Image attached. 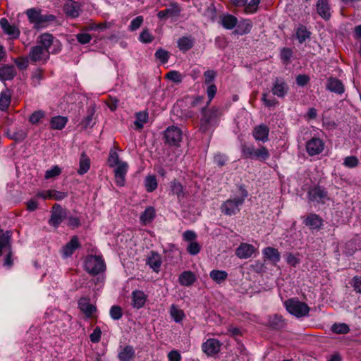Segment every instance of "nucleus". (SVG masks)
<instances>
[{
	"instance_id": "nucleus-1",
	"label": "nucleus",
	"mask_w": 361,
	"mask_h": 361,
	"mask_svg": "<svg viewBox=\"0 0 361 361\" xmlns=\"http://www.w3.org/2000/svg\"><path fill=\"white\" fill-rule=\"evenodd\" d=\"M247 195V190L243 186H240L238 192L231 195L221 204V212L227 216L236 214L240 212V207L243 204Z\"/></svg>"
},
{
	"instance_id": "nucleus-2",
	"label": "nucleus",
	"mask_w": 361,
	"mask_h": 361,
	"mask_svg": "<svg viewBox=\"0 0 361 361\" xmlns=\"http://www.w3.org/2000/svg\"><path fill=\"white\" fill-rule=\"evenodd\" d=\"M26 15L33 27L39 30L48 26L49 23L54 20L55 17L53 15H43L40 11L35 8H29L26 11Z\"/></svg>"
},
{
	"instance_id": "nucleus-3",
	"label": "nucleus",
	"mask_w": 361,
	"mask_h": 361,
	"mask_svg": "<svg viewBox=\"0 0 361 361\" xmlns=\"http://www.w3.org/2000/svg\"><path fill=\"white\" fill-rule=\"evenodd\" d=\"M37 44L47 50L49 54H56L61 51L62 45L61 42L49 32H44L37 38Z\"/></svg>"
},
{
	"instance_id": "nucleus-4",
	"label": "nucleus",
	"mask_w": 361,
	"mask_h": 361,
	"mask_svg": "<svg viewBox=\"0 0 361 361\" xmlns=\"http://www.w3.org/2000/svg\"><path fill=\"white\" fill-rule=\"evenodd\" d=\"M11 233L10 231H4L0 229V256L4 253L6 254V258L4 265L11 267L13 264L11 259Z\"/></svg>"
},
{
	"instance_id": "nucleus-5",
	"label": "nucleus",
	"mask_w": 361,
	"mask_h": 361,
	"mask_svg": "<svg viewBox=\"0 0 361 361\" xmlns=\"http://www.w3.org/2000/svg\"><path fill=\"white\" fill-rule=\"evenodd\" d=\"M287 311L296 317H302L308 314L310 307L298 299L291 298L284 302Z\"/></svg>"
},
{
	"instance_id": "nucleus-6",
	"label": "nucleus",
	"mask_w": 361,
	"mask_h": 361,
	"mask_svg": "<svg viewBox=\"0 0 361 361\" xmlns=\"http://www.w3.org/2000/svg\"><path fill=\"white\" fill-rule=\"evenodd\" d=\"M85 269L92 275H97L105 270V264L100 256L88 255L84 262Z\"/></svg>"
},
{
	"instance_id": "nucleus-7",
	"label": "nucleus",
	"mask_w": 361,
	"mask_h": 361,
	"mask_svg": "<svg viewBox=\"0 0 361 361\" xmlns=\"http://www.w3.org/2000/svg\"><path fill=\"white\" fill-rule=\"evenodd\" d=\"M242 152L245 157L264 161L269 157V152L265 147L255 148L253 145H243Z\"/></svg>"
},
{
	"instance_id": "nucleus-8",
	"label": "nucleus",
	"mask_w": 361,
	"mask_h": 361,
	"mask_svg": "<svg viewBox=\"0 0 361 361\" xmlns=\"http://www.w3.org/2000/svg\"><path fill=\"white\" fill-rule=\"evenodd\" d=\"M217 123L216 111H204L200 121V130L203 133L209 132Z\"/></svg>"
},
{
	"instance_id": "nucleus-9",
	"label": "nucleus",
	"mask_w": 361,
	"mask_h": 361,
	"mask_svg": "<svg viewBox=\"0 0 361 361\" xmlns=\"http://www.w3.org/2000/svg\"><path fill=\"white\" fill-rule=\"evenodd\" d=\"M49 56L50 54L47 50L37 44L30 49L28 57L33 63H45L49 60Z\"/></svg>"
},
{
	"instance_id": "nucleus-10",
	"label": "nucleus",
	"mask_w": 361,
	"mask_h": 361,
	"mask_svg": "<svg viewBox=\"0 0 361 361\" xmlns=\"http://www.w3.org/2000/svg\"><path fill=\"white\" fill-rule=\"evenodd\" d=\"M51 214L49 224L54 228H58L67 216L66 210L59 204H54Z\"/></svg>"
},
{
	"instance_id": "nucleus-11",
	"label": "nucleus",
	"mask_w": 361,
	"mask_h": 361,
	"mask_svg": "<svg viewBox=\"0 0 361 361\" xmlns=\"http://www.w3.org/2000/svg\"><path fill=\"white\" fill-rule=\"evenodd\" d=\"M165 138L166 142L171 145L179 146L182 141L183 132L176 126H172L166 128L165 131Z\"/></svg>"
},
{
	"instance_id": "nucleus-12",
	"label": "nucleus",
	"mask_w": 361,
	"mask_h": 361,
	"mask_svg": "<svg viewBox=\"0 0 361 361\" xmlns=\"http://www.w3.org/2000/svg\"><path fill=\"white\" fill-rule=\"evenodd\" d=\"M325 143L324 140L319 137H312L306 142V151L311 156L320 154L324 149Z\"/></svg>"
},
{
	"instance_id": "nucleus-13",
	"label": "nucleus",
	"mask_w": 361,
	"mask_h": 361,
	"mask_svg": "<svg viewBox=\"0 0 361 361\" xmlns=\"http://www.w3.org/2000/svg\"><path fill=\"white\" fill-rule=\"evenodd\" d=\"M114 176L116 184L119 186H123L126 183V175L128 171V165L125 162L121 163L119 165L115 166Z\"/></svg>"
},
{
	"instance_id": "nucleus-14",
	"label": "nucleus",
	"mask_w": 361,
	"mask_h": 361,
	"mask_svg": "<svg viewBox=\"0 0 361 361\" xmlns=\"http://www.w3.org/2000/svg\"><path fill=\"white\" fill-rule=\"evenodd\" d=\"M202 350L208 355H213L219 352L221 348L220 342L215 338L207 339L203 343L202 346Z\"/></svg>"
},
{
	"instance_id": "nucleus-15",
	"label": "nucleus",
	"mask_w": 361,
	"mask_h": 361,
	"mask_svg": "<svg viewBox=\"0 0 361 361\" xmlns=\"http://www.w3.org/2000/svg\"><path fill=\"white\" fill-rule=\"evenodd\" d=\"M256 252V248L251 244L241 243L235 250L236 256L240 259L251 257Z\"/></svg>"
},
{
	"instance_id": "nucleus-16",
	"label": "nucleus",
	"mask_w": 361,
	"mask_h": 361,
	"mask_svg": "<svg viewBox=\"0 0 361 361\" xmlns=\"http://www.w3.org/2000/svg\"><path fill=\"white\" fill-rule=\"evenodd\" d=\"M37 197L42 198L43 200H61L67 197V192L57 191L55 190H47L39 192L37 194Z\"/></svg>"
},
{
	"instance_id": "nucleus-17",
	"label": "nucleus",
	"mask_w": 361,
	"mask_h": 361,
	"mask_svg": "<svg viewBox=\"0 0 361 361\" xmlns=\"http://www.w3.org/2000/svg\"><path fill=\"white\" fill-rule=\"evenodd\" d=\"M307 197L311 202H320L326 198L327 192L321 187H314L309 190Z\"/></svg>"
},
{
	"instance_id": "nucleus-18",
	"label": "nucleus",
	"mask_w": 361,
	"mask_h": 361,
	"mask_svg": "<svg viewBox=\"0 0 361 361\" xmlns=\"http://www.w3.org/2000/svg\"><path fill=\"white\" fill-rule=\"evenodd\" d=\"M63 11L66 16L71 18H76L80 12V4L73 0H68L63 6Z\"/></svg>"
},
{
	"instance_id": "nucleus-19",
	"label": "nucleus",
	"mask_w": 361,
	"mask_h": 361,
	"mask_svg": "<svg viewBox=\"0 0 361 361\" xmlns=\"http://www.w3.org/2000/svg\"><path fill=\"white\" fill-rule=\"evenodd\" d=\"M288 90V87L287 84L283 80L276 78L271 88L273 94L283 98L286 95Z\"/></svg>"
},
{
	"instance_id": "nucleus-20",
	"label": "nucleus",
	"mask_w": 361,
	"mask_h": 361,
	"mask_svg": "<svg viewBox=\"0 0 361 361\" xmlns=\"http://www.w3.org/2000/svg\"><path fill=\"white\" fill-rule=\"evenodd\" d=\"M269 133V128L264 124H261L254 128L252 135L256 140L265 142L268 140Z\"/></svg>"
},
{
	"instance_id": "nucleus-21",
	"label": "nucleus",
	"mask_w": 361,
	"mask_h": 361,
	"mask_svg": "<svg viewBox=\"0 0 361 361\" xmlns=\"http://www.w3.org/2000/svg\"><path fill=\"white\" fill-rule=\"evenodd\" d=\"M0 26L4 32L12 38H18L20 35V31L17 27L11 25L7 19L3 18L0 20Z\"/></svg>"
},
{
	"instance_id": "nucleus-22",
	"label": "nucleus",
	"mask_w": 361,
	"mask_h": 361,
	"mask_svg": "<svg viewBox=\"0 0 361 361\" xmlns=\"http://www.w3.org/2000/svg\"><path fill=\"white\" fill-rule=\"evenodd\" d=\"M79 246L78 238L73 236L71 240L62 247L61 253L64 257H71Z\"/></svg>"
},
{
	"instance_id": "nucleus-23",
	"label": "nucleus",
	"mask_w": 361,
	"mask_h": 361,
	"mask_svg": "<svg viewBox=\"0 0 361 361\" xmlns=\"http://www.w3.org/2000/svg\"><path fill=\"white\" fill-rule=\"evenodd\" d=\"M161 263L162 261L161 255L154 252H151L150 255L146 259V264L155 272H159Z\"/></svg>"
},
{
	"instance_id": "nucleus-24",
	"label": "nucleus",
	"mask_w": 361,
	"mask_h": 361,
	"mask_svg": "<svg viewBox=\"0 0 361 361\" xmlns=\"http://www.w3.org/2000/svg\"><path fill=\"white\" fill-rule=\"evenodd\" d=\"M135 355V351L133 346L126 345L120 348L118 357L120 361H133Z\"/></svg>"
},
{
	"instance_id": "nucleus-25",
	"label": "nucleus",
	"mask_w": 361,
	"mask_h": 361,
	"mask_svg": "<svg viewBox=\"0 0 361 361\" xmlns=\"http://www.w3.org/2000/svg\"><path fill=\"white\" fill-rule=\"evenodd\" d=\"M16 75V68L12 65H4L0 68V80L1 81L12 80Z\"/></svg>"
},
{
	"instance_id": "nucleus-26",
	"label": "nucleus",
	"mask_w": 361,
	"mask_h": 361,
	"mask_svg": "<svg viewBox=\"0 0 361 361\" xmlns=\"http://www.w3.org/2000/svg\"><path fill=\"white\" fill-rule=\"evenodd\" d=\"M195 274L190 271H185L178 277V282L181 286H190L196 281Z\"/></svg>"
},
{
	"instance_id": "nucleus-27",
	"label": "nucleus",
	"mask_w": 361,
	"mask_h": 361,
	"mask_svg": "<svg viewBox=\"0 0 361 361\" xmlns=\"http://www.w3.org/2000/svg\"><path fill=\"white\" fill-rule=\"evenodd\" d=\"M133 306L140 309L144 306L147 300V295L142 290H134L132 293Z\"/></svg>"
},
{
	"instance_id": "nucleus-28",
	"label": "nucleus",
	"mask_w": 361,
	"mask_h": 361,
	"mask_svg": "<svg viewBox=\"0 0 361 361\" xmlns=\"http://www.w3.org/2000/svg\"><path fill=\"white\" fill-rule=\"evenodd\" d=\"M317 10L318 14L324 19L327 20L330 18L331 12L328 0H318Z\"/></svg>"
},
{
	"instance_id": "nucleus-29",
	"label": "nucleus",
	"mask_w": 361,
	"mask_h": 361,
	"mask_svg": "<svg viewBox=\"0 0 361 361\" xmlns=\"http://www.w3.org/2000/svg\"><path fill=\"white\" fill-rule=\"evenodd\" d=\"M262 253L264 257L273 264L278 263L281 259L279 252L274 247H267L263 250Z\"/></svg>"
},
{
	"instance_id": "nucleus-30",
	"label": "nucleus",
	"mask_w": 361,
	"mask_h": 361,
	"mask_svg": "<svg viewBox=\"0 0 361 361\" xmlns=\"http://www.w3.org/2000/svg\"><path fill=\"white\" fill-rule=\"evenodd\" d=\"M304 223L311 229H319L322 225V219L315 214H310L306 217Z\"/></svg>"
},
{
	"instance_id": "nucleus-31",
	"label": "nucleus",
	"mask_w": 361,
	"mask_h": 361,
	"mask_svg": "<svg viewBox=\"0 0 361 361\" xmlns=\"http://www.w3.org/2000/svg\"><path fill=\"white\" fill-rule=\"evenodd\" d=\"M326 88L333 92L342 94L344 92L343 83L338 79L331 78L328 80Z\"/></svg>"
},
{
	"instance_id": "nucleus-32",
	"label": "nucleus",
	"mask_w": 361,
	"mask_h": 361,
	"mask_svg": "<svg viewBox=\"0 0 361 361\" xmlns=\"http://www.w3.org/2000/svg\"><path fill=\"white\" fill-rule=\"evenodd\" d=\"M80 310L85 314L87 317L92 315L96 310L95 307L90 302V300L85 298H81L78 302Z\"/></svg>"
},
{
	"instance_id": "nucleus-33",
	"label": "nucleus",
	"mask_w": 361,
	"mask_h": 361,
	"mask_svg": "<svg viewBox=\"0 0 361 361\" xmlns=\"http://www.w3.org/2000/svg\"><path fill=\"white\" fill-rule=\"evenodd\" d=\"M155 217V209L152 207H148L141 214L140 221L142 224L147 225L152 221Z\"/></svg>"
},
{
	"instance_id": "nucleus-34",
	"label": "nucleus",
	"mask_w": 361,
	"mask_h": 361,
	"mask_svg": "<svg viewBox=\"0 0 361 361\" xmlns=\"http://www.w3.org/2000/svg\"><path fill=\"white\" fill-rule=\"evenodd\" d=\"M68 123V118L66 116H56L51 118L50 126L54 130H62Z\"/></svg>"
},
{
	"instance_id": "nucleus-35",
	"label": "nucleus",
	"mask_w": 361,
	"mask_h": 361,
	"mask_svg": "<svg viewBox=\"0 0 361 361\" xmlns=\"http://www.w3.org/2000/svg\"><path fill=\"white\" fill-rule=\"evenodd\" d=\"M221 22L224 28L231 30L237 25L238 19L233 15L226 14L221 16Z\"/></svg>"
},
{
	"instance_id": "nucleus-36",
	"label": "nucleus",
	"mask_w": 361,
	"mask_h": 361,
	"mask_svg": "<svg viewBox=\"0 0 361 361\" xmlns=\"http://www.w3.org/2000/svg\"><path fill=\"white\" fill-rule=\"evenodd\" d=\"M90 168V159L85 154V152H82L80 156V162H79V169L78 170V173L80 175H83L86 173Z\"/></svg>"
},
{
	"instance_id": "nucleus-37",
	"label": "nucleus",
	"mask_w": 361,
	"mask_h": 361,
	"mask_svg": "<svg viewBox=\"0 0 361 361\" xmlns=\"http://www.w3.org/2000/svg\"><path fill=\"white\" fill-rule=\"evenodd\" d=\"M311 32L303 25H300L296 30L295 36L299 43H303L306 39H310Z\"/></svg>"
},
{
	"instance_id": "nucleus-38",
	"label": "nucleus",
	"mask_w": 361,
	"mask_h": 361,
	"mask_svg": "<svg viewBox=\"0 0 361 361\" xmlns=\"http://www.w3.org/2000/svg\"><path fill=\"white\" fill-rule=\"evenodd\" d=\"M210 278L216 283H221L228 277V273L223 270H212L209 273Z\"/></svg>"
},
{
	"instance_id": "nucleus-39",
	"label": "nucleus",
	"mask_w": 361,
	"mask_h": 361,
	"mask_svg": "<svg viewBox=\"0 0 361 361\" xmlns=\"http://www.w3.org/2000/svg\"><path fill=\"white\" fill-rule=\"evenodd\" d=\"M169 312L171 317L176 323H180L185 317L184 312L175 305L171 306Z\"/></svg>"
},
{
	"instance_id": "nucleus-40",
	"label": "nucleus",
	"mask_w": 361,
	"mask_h": 361,
	"mask_svg": "<svg viewBox=\"0 0 361 361\" xmlns=\"http://www.w3.org/2000/svg\"><path fill=\"white\" fill-rule=\"evenodd\" d=\"M193 46V40L189 37H183L178 41V47L182 51H187Z\"/></svg>"
},
{
	"instance_id": "nucleus-41",
	"label": "nucleus",
	"mask_w": 361,
	"mask_h": 361,
	"mask_svg": "<svg viewBox=\"0 0 361 361\" xmlns=\"http://www.w3.org/2000/svg\"><path fill=\"white\" fill-rule=\"evenodd\" d=\"M148 121V113L147 111H140L136 114V120L134 122L135 126L141 129L145 123Z\"/></svg>"
},
{
	"instance_id": "nucleus-42",
	"label": "nucleus",
	"mask_w": 361,
	"mask_h": 361,
	"mask_svg": "<svg viewBox=\"0 0 361 361\" xmlns=\"http://www.w3.org/2000/svg\"><path fill=\"white\" fill-rule=\"evenodd\" d=\"M11 102V96L8 91H3L0 94V109L4 111L7 109Z\"/></svg>"
},
{
	"instance_id": "nucleus-43",
	"label": "nucleus",
	"mask_w": 361,
	"mask_h": 361,
	"mask_svg": "<svg viewBox=\"0 0 361 361\" xmlns=\"http://www.w3.org/2000/svg\"><path fill=\"white\" fill-rule=\"evenodd\" d=\"M170 188L173 194L177 195L179 200L183 197V186L180 183L177 181L171 182L170 183Z\"/></svg>"
},
{
	"instance_id": "nucleus-44",
	"label": "nucleus",
	"mask_w": 361,
	"mask_h": 361,
	"mask_svg": "<svg viewBox=\"0 0 361 361\" xmlns=\"http://www.w3.org/2000/svg\"><path fill=\"white\" fill-rule=\"evenodd\" d=\"M123 162V161H120L118 154L116 151L111 149L109 152V156L108 159L109 166L110 167H115L119 165L121 163Z\"/></svg>"
},
{
	"instance_id": "nucleus-45",
	"label": "nucleus",
	"mask_w": 361,
	"mask_h": 361,
	"mask_svg": "<svg viewBox=\"0 0 361 361\" xmlns=\"http://www.w3.org/2000/svg\"><path fill=\"white\" fill-rule=\"evenodd\" d=\"M252 28V24L248 20L241 22L237 27L235 32L239 35H245L250 32Z\"/></svg>"
},
{
	"instance_id": "nucleus-46",
	"label": "nucleus",
	"mask_w": 361,
	"mask_h": 361,
	"mask_svg": "<svg viewBox=\"0 0 361 361\" xmlns=\"http://www.w3.org/2000/svg\"><path fill=\"white\" fill-rule=\"evenodd\" d=\"M331 331L336 334H345L350 331V328L344 323L334 324L331 326Z\"/></svg>"
},
{
	"instance_id": "nucleus-47",
	"label": "nucleus",
	"mask_w": 361,
	"mask_h": 361,
	"mask_svg": "<svg viewBox=\"0 0 361 361\" xmlns=\"http://www.w3.org/2000/svg\"><path fill=\"white\" fill-rule=\"evenodd\" d=\"M145 184L147 192H152L157 188V182L154 176L146 177Z\"/></svg>"
},
{
	"instance_id": "nucleus-48",
	"label": "nucleus",
	"mask_w": 361,
	"mask_h": 361,
	"mask_svg": "<svg viewBox=\"0 0 361 361\" xmlns=\"http://www.w3.org/2000/svg\"><path fill=\"white\" fill-rule=\"evenodd\" d=\"M155 56L161 63H166L169 61V53L165 49H159L155 52Z\"/></svg>"
},
{
	"instance_id": "nucleus-49",
	"label": "nucleus",
	"mask_w": 361,
	"mask_h": 361,
	"mask_svg": "<svg viewBox=\"0 0 361 361\" xmlns=\"http://www.w3.org/2000/svg\"><path fill=\"white\" fill-rule=\"evenodd\" d=\"M166 77L169 80H171L172 82H176V83H180L182 82V80H183L182 75L179 72H178L176 71H169L166 75Z\"/></svg>"
},
{
	"instance_id": "nucleus-50",
	"label": "nucleus",
	"mask_w": 361,
	"mask_h": 361,
	"mask_svg": "<svg viewBox=\"0 0 361 361\" xmlns=\"http://www.w3.org/2000/svg\"><path fill=\"white\" fill-rule=\"evenodd\" d=\"M45 116V112L39 110L33 112L30 116L29 121L32 124H37Z\"/></svg>"
},
{
	"instance_id": "nucleus-51",
	"label": "nucleus",
	"mask_w": 361,
	"mask_h": 361,
	"mask_svg": "<svg viewBox=\"0 0 361 361\" xmlns=\"http://www.w3.org/2000/svg\"><path fill=\"white\" fill-rule=\"evenodd\" d=\"M61 173V169L58 166L55 165L53 166L50 169L46 171L44 178L46 179H49L59 176Z\"/></svg>"
},
{
	"instance_id": "nucleus-52",
	"label": "nucleus",
	"mask_w": 361,
	"mask_h": 361,
	"mask_svg": "<svg viewBox=\"0 0 361 361\" xmlns=\"http://www.w3.org/2000/svg\"><path fill=\"white\" fill-rule=\"evenodd\" d=\"M110 316L114 320H118L123 316L122 310L119 306L114 305L110 309Z\"/></svg>"
},
{
	"instance_id": "nucleus-53",
	"label": "nucleus",
	"mask_w": 361,
	"mask_h": 361,
	"mask_svg": "<svg viewBox=\"0 0 361 361\" xmlns=\"http://www.w3.org/2000/svg\"><path fill=\"white\" fill-rule=\"evenodd\" d=\"M359 164L358 159L355 156L347 157L344 159L343 165L348 168H354Z\"/></svg>"
},
{
	"instance_id": "nucleus-54",
	"label": "nucleus",
	"mask_w": 361,
	"mask_h": 361,
	"mask_svg": "<svg viewBox=\"0 0 361 361\" xmlns=\"http://www.w3.org/2000/svg\"><path fill=\"white\" fill-rule=\"evenodd\" d=\"M139 39L142 43H150L153 41L154 37L147 30H144L140 33Z\"/></svg>"
},
{
	"instance_id": "nucleus-55",
	"label": "nucleus",
	"mask_w": 361,
	"mask_h": 361,
	"mask_svg": "<svg viewBox=\"0 0 361 361\" xmlns=\"http://www.w3.org/2000/svg\"><path fill=\"white\" fill-rule=\"evenodd\" d=\"M143 23V17L141 16H137L131 22L128 27L129 30L134 31L137 30Z\"/></svg>"
},
{
	"instance_id": "nucleus-56",
	"label": "nucleus",
	"mask_w": 361,
	"mask_h": 361,
	"mask_svg": "<svg viewBox=\"0 0 361 361\" xmlns=\"http://www.w3.org/2000/svg\"><path fill=\"white\" fill-rule=\"evenodd\" d=\"M293 52L289 48H284L281 51V59L285 63H288L292 57Z\"/></svg>"
},
{
	"instance_id": "nucleus-57",
	"label": "nucleus",
	"mask_w": 361,
	"mask_h": 361,
	"mask_svg": "<svg viewBox=\"0 0 361 361\" xmlns=\"http://www.w3.org/2000/svg\"><path fill=\"white\" fill-rule=\"evenodd\" d=\"M101 335V329L99 326H96L93 332L90 335V341L94 343H98L100 341Z\"/></svg>"
},
{
	"instance_id": "nucleus-58",
	"label": "nucleus",
	"mask_w": 361,
	"mask_h": 361,
	"mask_svg": "<svg viewBox=\"0 0 361 361\" xmlns=\"http://www.w3.org/2000/svg\"><path fill=\"white\" fill-rule=\"evenodd\" d=\"M43 79L42 71L39 68L36 69L32 74V80L33 83L36 85H38L41 80Z\"/></svg>"
},
{
	"instance_id": "nucleus-59",
	"label": "nucleus",
	"mask_w": 361,
	"mask_h": 361,
	"mask_svg": "<svg viewBox=\"0 0 361 361\" xmlns=\"http://www.w3.org/2000/svg\"><path fill=\"white\" fill-rule=\"evenodd\" d=\"M187 250L190 255H195L199 253L200 246L197 242L192 241L188 245Z\"/></svg>"
},
{
	"instance_id": "nucleus-60",
	"label": "nucleus",
	"mask_w": 361,
	"mask_h": 361,
	"mask_svg": "<svg viewBox=\"0 0 361 361\" xmlns=\"http://www.w3.org/2000/svg\"><path fill=\"white\" fill-rule=\"evenodd\" d=\"M76 39L80 44H85L91 41L92 37L87 33H78L76 35Z\"/></svg>"
},
{
	"instance_id": "nucleus-61",
	"label": "nucleus",
	"mask_w": 361,
	"mask_h": 361,
	"mask_svg": "<svg viewBox=\"0 0 361 361\" xmlns=\"http://www.w3.org/2000/svg\"><path fill=\"white\" fill-rule=\"evenodd\" d=\"M66 224L68 226L74 228L80 226V221L78 217L75 216H69L67 217Z\"/></svg>"
},
{
	"instance_id": "nucleus-62",
	"label": "nucleus",
	"mask_w": 361,
	"mask_h": 361,
	"mask_svg": "<svg viewBox=\"0 0 361 361\" xmlns=\"http://www.w3.org/2000/svg\"><path fill=\"white\" fill-rule=\"evenodd\" d=\"M260 0H251L248 4H246L245 11L247 13H254L257 11Z\"/></svg>"
},
{
	"instance_id": "nucleus-63",
	"label": "nucleus",
	"mask_w": 361,
	"mask_h": 361,
	"mask_svg": "<svg viewBox=\"0 0 361 361\" xmlns=\"http://www.w3.org/2000/svg\"><path fill=\"white\" fill-rule=\"evenodd\" d=\"M205 78V84L207 85H213L212 82L216 77V73L214 71L209 70L204 72V73Z\"/></svg>"
},
{
	"instance_id": "nucleus-64",
	"label": "nucleus",
	"mask_w": 361,
	"mask_h": 361,
	"mask_svg": "<svg viewBox=\"0 0 361 361\" xmlns=\"http://www.w3.org/2000/svg\"><path fill=\"white\" fill-rule=\"evenodd\" d=\"M14 62L20 70L26 69L28 66V59L27 58H17L14 60Z\"/></svg>"
}]
</instances>
